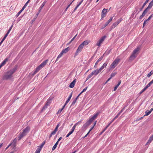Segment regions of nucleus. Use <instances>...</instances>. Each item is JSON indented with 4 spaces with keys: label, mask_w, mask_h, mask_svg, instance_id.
Instances as JSON below:
<instances>
[{
    "label": "nucleus",
    "mask_w": 153,
    "mask_h": 153,
    "mask_svg": "<svg viewBox=\"0 0 153 153\" xmlns=\"http://www.w3.org/2000/svg\"><path fill=\"white\" fill-rule=\"evenodd\" d=\"M26 135L24 133H23V132H22V133H20L19 134V136L18 138H19V140H21L22 138L23 137L25 136Z\"/></svg>",
    "instance_id": "18"
},
{
    "label": "nucleus",
    "mask_w": 153,
    "mask_h": 153,
    "mask_svg": "<svg viewBox=\"0 0 153 153\" xmlns=\"http://www.w3.org/2000/svg\"><path fill=\"white\" fill-rule=\"evenodd\" d=\"M55 134V133H53V132H52L51 133V134L50 135V136H49V138H51V137L53 135H54V134Z\"/></svg>",
    "instance_id": "39"
},
{
    "label": "nucleus",
    "mask_w": 153,
    "mask_h": 153,
    "mask_svg": "<svg viewBox=\"0 0 153 153\" xmlns=\"http://www.w3.org/2000/svg\"><path fill=\"white\" fill-rule=\"evenodd\" d=\"M90 42V41H89L88 40H85L81 44L84 47V45H88Z\"/></svg>",
    "instance_id": "16"
},
{
    "label": "nucleus",
    "mask_w": 153,
    "mask_h": 153,
    "mask_svg": "<svg viewBox=\"0 0 153 153\" xmlns=\"http://www.w3.org/2000/svg\"><path fill=\"white\" fill-rule=\"evenodd\" d=\"M121 83V80H120L118 83L116 85V86L118 87L119 85H120V83Z\"/></svg>",
    "instance_id": "56"
},
{
    "label": "nucleus",
    "mask_w": 153,
    "mask_h": 153,
    "mask_svg": "<svg viewBox=\"0 0 153 153\" xmlns=\"http://www.w3.org/2000/svg\"><path fill=\"white\" fill-rule=\"evenodd\" d=\"M58 144V142H57L56 143L54 144V146H53V148H52V151H53L55 149L56 147Z\"/></svg>",
    "instance_id": "28"
},
{
    "label": "nucleus",
    "mask_w": 153,
    "mask_h": 153,
    "mask_svg": "<svg viewBox=\"0 0 153 153\" xmlns=\"http://www.w3.org/2000/svg\"><path fill=\"white\" fill-rule=\"evenodd\" d=\"M48 60L47 59L45 61H43L41 64H40L36 69V70L34 71L32 75H34L36 74L41 69L44 67L46 64L48 62Z\"/></svg>",
    "instance_id": "2"
},
{
    "label": "nucleus",
    "mask_w": 153,
    "mask_h": 153,
    "mask_svg": "<svg viewBox=\"0 0 153 153\" xmlns=\"http://www.w3.org/2000/svg\"><path fill=\"white\" fill-rule=\"evenodd\" d=\"M74 131H73V130H72L71 129V131H70L69 133H68L70 135H71V134L73 133V132Z\"/></svg>",
    "instance_id": "59"
},
{
    "label": "nucleus",
    "mask_w": 153,
    "mask_h": 153,
    "mask_svg": "<svg viewBox=\"0 0 153 153\" xmlns=\"http://www.w3.org/2000/svg\"><path fill=\"white\" fill-rule=\"evenodd\" d=\"M149 140H150L151 141H152L153 140V134L150 137Z\"/></svg>",
    "instance_id": "54"
},
{
    "label": "nucleus",
    "mask_w": 153,
    "mask_h": 153,
    "mask_svg": "<svg viewBox=\"0 0 153 153\" xmlns=\"http://www.w3.org/2000/svg\"><path fill=\"white\" fill-rule=\"evenodd\" d=\"M76 126H77V125H76V124H75V125H74V126H73L72 128L71 129V130H73V131H74V130L76 128Z\"/></svg>",
    "instance_id": "45"
},
{
    "label": "nucleus",
    "mask_w": 153,
    "mask_h": 153,
    "mask_svg": "<svg viewBox=\"0 0 153 153\" xmlns=\"http://www.w3.org/2000/svg\"><path fill=\"white\" fill-rule=\"evenodd\" d=\"M17 66L15 65L13 68L7 72L3 76V79H10L12 77V75L14 73L17 68Z\"/></svg>",
    "instance_id": "1"
},
{
    "label": "nucleus",
    "mask_w": 153,
    "mask_h": 153,
    "mask_svg": "<svg viewBox=\"0 0 153 153\" xmlns=\"http://www.w3.org/2000/svg\"><path fill=\"white\" fill-rule=\"evenodd\" d=\"M110 51H108V52H105L104 53H105V56H107L108 55L109 53H110Z\"/></svg>",
    "instance_id": "55"
},
{
    "label": "nucleus",
    "mask_w": 153,
    "mask_h": 153,
    "mask_svg": "<svg viewBox=\"0 0 153 153\" xmlns=\"http://www.w3.org/2000/svg\"><path fill=\"white\" fill-rule=\"evenodd\" d=\"M99 114V113L98 112L96 113L93 116H92L91 118L89 120L91 122H92V121L94 120L98 116V115Z\"/></svg>",
    "instance_id": "11"
},
{
    "label": "nucleus",
    "mask_w": 153,
    "mask_h": 153,
    "mask_svg": "<svg viewBox=\"0 0 153 153\" xmlns=\"http://www.w3.org/2000/svg\"><path fill=\"white\" fill-rule=\"evenodd\" d=\"M118 24V22H114L111 26V29H113L114 28L116 27Z\"/></svg>",
    "instance_id": "22"
},
{
    "label": "nucleus",
    "mask_w": 153,
    "mask_h": 153,
    "mask_svg": "<svg viewBox=\"0 0 153 153\" xmlns=\"http://www.w3.org/2000/svg\"><path fill=\"white\" fill-rule=\"evenodd\" d=\"M148 88L147 86L144 88L140 92V94H142L143 92L146 90Z\"/></svg>",
    "instance_id": "31"
},
{
    "label": "nucleus",
    "mask_w": 153,
    "mask_h": 153,
    "mask_svg": "<svg viewBox=\"0 0 153 153\" xmlns=\"http://www.w3.org/2000/svg\"><path fill=\"white\" fill-rule=\"evenodd\" d=\"M148 10H149L147 9L146 8L143 12L142 14L140 16L139 19H141L146 14Z\"/></svg>",
    "instance_id": "9"
},
{
    "label": "nucleus",
    "mask_w": 153,
    "mask_h": 153,
    "mask_svg": "<svg viewBox=\"0 0 153 153\" xmlns=\"http://www.w3.org/2000/svg\"><path fill=\"white\" fill-rule=\"evenodd\" d=\"M94 75L93 73L92 72L91 74H90L87 76L86 80L88 79L89 78H91Z\"/></svg>",
    "instance_id": "30"
},
{
    "label": "nucleus",
    "mask_w": 153,
    "mask_h": 153,
    "mask_svg": "<svg viewBox=\"0 0 153 153\" xmlns=\"http://www.w3.org/2000/svg\"><path fill=\"white\" fill-rule=\"evenodd\" d=\"M77 100H76V99L75 98V100H73V102L72 103V104H71V105H74L75 103Z\"/></svg>",
    "instance_id": "42"
},
{
    "label": "nucleus",
    "mask_w": 153,
    "mask_h": 153,
    "mask_svg": "<svg viewBox=\"0 0 153 153\" xmlns=\"http://www.w3.org/2000/svg\"><path fill=\"white\" fill-rule=\"evenodd\" d=\"M11 144H12L11 145H12V146H13V147H15L16 146V143H12Z\"/></svg>",
    "instance_id": "48"
},
{
    "label": "nucleus",
    "mask_w": 153,
    "mask_h": 153,
    "mask_svg": "<svg viewBox=\"0 0 153 153\" xmlns=\"http://www.w3.org/2000/svg\"><path fill=\"white\" fill-rule=\"evenodd\" d=\"M139 50L140 48L139 47H138L137 48H136L134 50L132 54L129 57V60L130 61L133 60L136 57L138 54L137 52L139 51Z\"/></svg>",
    "instance_id": "3"
},
{
    "label": "nucleus",
    "mask_w": 153,
    "mask_h": 153,
    "mask_svg": "<svg viewBox=\"0 0 153 153\" xmlns=\"http://www.w3.org/2000/svg\"><path fill=\"white\" fill-rule=\"evenodd\" d=\"M153 16H152V15H151L149 18H148L146 20L147 21H148L149 20L151 19L152 17Z\"/></svg>",
    "instance_id": "50"
},
{
    "label": "nucleus",
    "mask_w": 153,
    "mask_h": 153,
    "mask_svg": "<svg viewBox=\"0 0 153 153\" xmlns=\"http://www.w3.org/2000/svg\"><path fill=\"white\" fill-rule=\"evenodd\" d=\"M13 25H12L10 27L9 30L7 31V32H8L9 33H10V31L11 30L13 26Z\"/></svg>",
    "instance_id": "52"
},
{
    "label": "nucleus",
    "mask_w": 153,
    "mask_h": 153,
    "mask_svg": "<svg viewBox=\"0 0 153 153\" xmlns=\"http://www.w3.org/2000/svg\"><path fill=\"white\" fill-rule=\"evenodd\" d=\"M118 87L116 85L114 87V91H115L116 89H117Z\"/></svg>",
    "instance_id": "64"
},
{
    "label": "nucleus",
    "mask_w": 153,
    "mask_h": 153,
    "mask_svg": "<svg viewBox=\"0 0 153 153\" xmlns=\"http://www.w3.org/2000/svg\"><path fill=\"white\" fill-rule=\"evenodd\" d=\"M153 83V79L149 83H148L146 85L147 87L149 88V87Z\"/></svg>",
    "instance_id": "34"
},
{
    "label": "nucleus",
    "mask_w": 153,
    "mask_h": 153,
    "mask_svg": "<svg viewBox=\"0 0 153 153\" xmlns=\"http://www.w3.org/2000/svg\"><path fill=\"white\" fill-rule=\"evenodd\" d=\"M153 74V71H152L148 74L147 75V76L148 77H149Z\"/></svg>",
    "instance_id": "32"
},
{
    "label": "nucleus",
    "mask_w": 153,
    "mask_h": 153,
    "mask_svg": "<svg viewBox=\"0 0 153 153\" xmlns=\"http://www.w3.org/2000/svg\"><path fill=\"white\" fill-rule=\"evenodd\" d=\"M63 53L61 52V53L59 54V55L58 56L56 60L55 61V62H56V61H57L58 59H59L63 55Z\"/></svg>",
    "instance_id": "27"
},
{
    "label": "nucleus",
    "mask_w": 153,
    "mask_h": 153,
    "mask_svg": "<svg viewBox=\"0 0 153 153\" xmlns=\"http://www.w3.org/2000/svg\"><path fill=\"white\" fill-rule=\"evenodd\" d=\"M63 110V108H62L61 109H59L58 111L57 114H58L59 113H60Z\"/></svg>",
    "instance_id": "40"
},
{
    "label": "nucleus",
    "mask_w": 153,
    "mask_h": 153,
    "mask_svg": "<svg viewBox=\"0 0 153 153\" xmlns=\"http://www.w3.org/2000/svg\"><path fill=\"white\" fill-rule=\"evenodd\" d=\"M9 33L8 32H7V33L5 35L4 37L6 38L8 34H9Z\"/></svg>",
    "instance_id": "62"
},
{
    "label": "nucleus",
    "mask_w": 153,
    "mask_h": 153,
    "mask_svg": "<svg viewBox=\"0 0 153 153\" xmlns=\"http://www.w3.org/2000/svg\"><path fill=\"white\" fill-rule=\"evenodd\" d=\"M13 25H12L10 27L9 30L7 31V32H8L9 33H10V31L11 30L13 26Z\"/></svg>",
    "instance_id": "53"
},
{
    "label": "nucleus",
    "mask_w": 153,
    "mask_h": 153,
    "mask_svg": "<svg viewBox=\"0 0 153 153\" xmlns=\"http://www.w3.org/2000/svg\"><path fill=\"white\" fill-rule=\"evenodd\" d=\"M105 36H102L100 39L97 42L96 45L99 46H100L101 43H102L105 39L106 37Z\"/></svg>",
    "instance_id": "5"
},
{
    "label": "nucleus",
    "mask_w": 153,
    "mask_h": 153,
    "mask_svg": "<svg viewBox=\"0 0 153 153\" xmlns=\"http://www.w3.org/2000/svg\"><path fill=\"white\" fill-rule=\"evenodd\" d=\"M120 113H118L116 116L114 118V120H115L116 118H118V116L120 115Z\"/></svg>",
    "instance_id": "51"
},
{
    "label": "nucleus",
    "mask_w": 153,
    "mask_h": 153,
    "mask_svg": "<svg viewBox=\"0 0 153 153\" xmlns=\"http://www.w3.org/2000/svg\"><path fill=\"white\" fill-rule=\"evenodd\" d=\"M153 5V0H152L149 4L148 7L146 8L148 10L150 9Z\"/></svg>",
    "instance_id": "15"
},
{
    "label": "nucleus",
    "mask_w": 153,
    "mask_h": 153,
    "mask_svg": "<svg viewBox=\"0 0 153 153\" xmlns=\"http://www.w3.org/2000/svg\"><path fill=\"white\" fill-rule=\"evenodd\" d=\"M77 35V34H76L71 40V41L70 42H69V43H70L72 41H73L74 39H75V38H76V36Z\"/></svg>",
    "instance_id": "46"
},
{
    "label": "nucleus",
    "mask_w": 153,
    "mask_h": 153,
    "mask_svg": "<svg viewBox=\"0 0 153 153\" xmlns=\"http://www.w3.org/2000/svg\"><path fill=\"white\" fill-rule=\"evenodd\" d=\"M76 126H77V125H76V124H75V125H74V126H73L72 128L71 129V130H73V131H74V130L76 128Z\"/></svg>",
    "instance_id": "44"
},
{
    "label": "nucleus",
    "mask_w": 153,
    "mask_h": 153,
    "mask_svg": "<svg viewBox=\"0 0 153 153\" xmlns=\"http://www.w3.org/2000/svg\"><path fill=\"white\" fill-rule=\"evenodd\" d=\"M20 14V13L19 12L17 13V14L16 15V17H18L19 16V15Z\"/></svg>",
    "instance_id": "63"
},
{
    "label": "nucleus",
    "mask_w": 153,
    "mask_h": 153,
    "mask_svg": "<svg viewBox=\"0 0 153 153\" xmlns=\"http://www.w3.org/2000/svg\"><path fill=\"white\" fill-rule=\"evenodd\" d=\"M148 21L146 20H145L144 21V22L143 23V27H144V26L145 25L146 23H147V22Z\"/></svg>",
    "instance_id": "49"
},
{
    "label": "nucleus",
    "mask_w": 153,
    "mask_h": 153,
    "mask_svg": "<svg viewBox=\"0 0 153 153\" xmlns=\"http://www.w3.org/2000/svg\"><path fill=\"white\" fill-rule=\"evenodd\" d=\"M30 0H28L26 2V3L24 5L26 7L27 6L29 2H30Z\"/></svg>",
    "instance_id": "57"
},
{
    "label": "nucleus",
    "mask_w": 153,
    "mask_h": 153,
    "mask_svg": "<svg viewBox=\"0 0 153 153\" xmlns=\"http://www.w3.org/2000/svg\"><path fill=\"white\" fill-rule=\"evenodd\" d=\"M81 94H82V93H81L77 96V97H76V100H77V99H78V98L79 97V96H80V95Z\"/></svg>",
    "instance_id": "58"
},
{
    "label": "nucleus",
    "mask_w": 153,
    "mask_h": 153,
    "mask_svg": "<svg viewBox=\"0 0 153 153\" xmlns=\"http://www.w3.org/2000/svg\"><path fill=\"white\" fill-rule=\"evenodd\" d=\"M107 65V64L106 63H104L101 67L99 69L101 71L103 70L106 67Z\"/></svg>",
    "instance_id": "25"
},
{
    "label": "nucleus",
    "mask_w": 153,
    "mask_h": 153,
    "mask_svg": "<svg viewBox=\"0 0 153 153\" xmlns=\"http://www.w3.org/2000/svg\"><path fill=\"white\" fill-rule=\"evenodd\" d=\"M12 145V144H10L5 149V150H7L8 148Z\"/></svg>",
    "instance_id": "61"
},
{
    "label": "nucleus",
    "mask_w": 153,
    "mask_h": 153,
    "mask_svg": "<svg viewBox=\"0 0 153 153\" xmlns=\"http://www.w3.org/2000/svg\"><path fill=\"white\" fill-rule=\"evenodd\" d=\"M148 10H149L147 9L146 8L143 12L142 14L140 16L139 19H141L146 14Z\"/></svg>",
    "instance_id": "10"
},
{
    "label": "nucleus",
    "mask_w": 153,
    "mask_h": 153,
    "mask_svg": "<svg viewBox=\"0 0 153 153\" xmlns=\"http://www.w3.org/2000/svg\"><path fill=\"white\" fill-rule=\"evenodd\" d=\"M91 122L89 120L87 121L85 124H84L82 127V129H85L88 126H89L91 123Z\"/></svg>",
    "instance_id": "7"
},
{
    "label": "nucleus",
    "mask_w": 153,
    "mask_h": 153,
    "mask_svg": "<svg viewBox=\"0 0 153 153\" xmlns=\"http://www.w3.org/2000/svg\"><path fill=\"white\" fill-rule=\"evenodd\" d=\"M151 113V112H150V111H149L148 110H147L145 112V114L144 115V116H148V115H149L150 113Z\"/></svg>",
    "instance_id": "33"
},
{
    "label": "nucleus",
    "mask_w": 153,
    "mask_h": 153,
    "mask_svg": "<svg viewBox=\"0 0 153 153\" xmlns=\"http://www.w3.org/2000/svg\"><path fill=\"white\" fill-rule=\"evenodd\" d=\"M51 103V100H48L46 102L45 105L43 106L41 110V112H42L43 111H45L47 108L48 106L50 105Z\"/></svg>",
    "instance_id": "6"
},
{
    "label": "nucleus",
    "mask_w": 153,
    "mask_h": 153,
    "mask_svg": "<svg viewBox=\"0 0 153 153\" xmlns=\"http://www.w3.org/2000/svg\"><path fill=\"white\" fill-rule=\"evenodd\" d=\"M83 46H82V45H81V44H80L78 48V49H77V50L76 51V54H77L80 51H82V49L83 48Z\"/></svg>",
    "instance_id": "13"
},
{
    "label": "nucleus",
    "mask_w": 153,
    "mask_h": 153,
    "mask_svg": "<svg viewBox=\"0 0 153 153\" xmlns=\"http://www.w3.org/2000/svg\"><path fill=\"white\" fill-rule=\"evenodd\" d=\"M123 20L122 18H120V19H118L116 22H118V24H119Z\"/></svg>",
    "instance_id": "37"
},
{
    "label": "nucleus",
    "mask_w": 153,
    "mask_h": 153,
    "mask_svg": "<svg viewBox=\"0 0 153 153\" xmlns=\"http://www.w3.org/2000/svg\"><path fill=\"white\" fill-rule=\"evenodd\" d=\"M120 61V59H116L111 65L110 68L114 69L118 64Z\"/></svg>",
    "instance_id": "4"
},
{
    "label": "nucleus",
    "mask_w": 153,
    "mask_h": 153,
    "mask_svg": "<svg viewBox=\"0 0 153 153\" xmlns=\"http://www.w3.org/2000/svg\"><path fill=\"white\" fill-rule=\"evenodd\" d=\"M41 10H40V9H39L38 10V13H37V14H36L37 16L39 15V13L40 12Z\"/></svg>",
    "instance_id": "60"
},
{
    "label": "nucleus",
    "mask_w": 153,
    "mask_h": 153,
    "mask_svg": "<svg viewBox=\"0 0 153 153\" xmlns=\"http://www.w3.org/2000/svg\"><path fill=\"white\" fill-rule=\"evenodd\" d=\"M96 121L94 123V125L93 126H92L91 128V129L89 131V132H90L91 131V130L93 129V128H94V126H95L96 124Z\"/></svg>",
    "instance_id": "38"
},
{
    "label": "nucleus",
    "mask_w": 153,
    "mask_h": 153,
    "mask_svg": "<svg viewBox=\"0 0 153 153\" xmlns=\"http://www.w3.org/2000/svg\"><path fill=\"white\" fill-rule=\"evenodd\" d=\"M87 88L88 87H86V88H84L83 90L81 92V93L82 94L86 90Z\"/></svg>",
    "instance_id": "47"
},
{
    "label": "nucleus",
    "mask_w": 153,
    "mask_h": 153,
    "mask_svg": "<svg viewBox=\"0 0 153 153\" xmlns=\"http://www.w3.org/2000/svg\"><path fill=\"white\" fill-rule=\"evenodd\" d=\"M116 74H117L116 72L112 73L111 75V78L113 77H114L116 75Z\"/></svg>",
    "instance_id": "35"
},
{
    "label": "nucleus",
    "mask_w": 153,
    "mask_h": 153,
    "mask_svg": "<svg viewBox=\"0 0 153 153\" xmlns=\"http://www.w3.org/2000/svg\"><path fill=\"white\" fill-rule=\"evenodd\" d=\"M76 82V79H74L72 82L69 85V87L71 88H73L74 87V85Z\"/></svg>",
    "instance_id": "14"
},
{
    "label": "nucleus",
    "mask_w": 153,
    "mask_h": 153,
    "mask_svg": "<svg viewBox=\"0 0 153 153\" xmlns=\"http://www.w3.org/2000/svg\"><path fill=\"white\" fill-rule=\"evenodd\" d=\"M83 120H80V121H79V122H77L75 124H76V125L77 126V125H78V124H80V123H82V121Z\"/></svg>",
    "instance_id": "43"
},
{
    "label": "nucleus",
    "mask_w": 153,
    "mask_h": 153,
    "mask_svg": "<svg viewBox=\"0 0 153 153\" xmlns=\"http://www.w3.org/2000/svg\"><path fill=\"white\" fill-rule=\"evenodd\" d=\"M101 72V71L99 69L97 70H95L92 72L93 73V74L95 76H96L100 72Z\"/></svg>",
    "instance_id": "17"
},
{
    "label": "nucleus",
    "mask_w": 153,
    "mask_h": 153,
    "mask_svg": "<svg viewBox=\"0 0 153 153\" xmlns=\"http://www.w3.org/2000/svg\"><path fill=\"white\" fill-rule=\"evenodd\" d=\"M108 9L104 8L103 9L101 13V19L104 18L106 15Z\"/></svg>",
    "instance_id": "8"
},
{
    "label": "nucleus",
    "mask_w": 153,
    "mask_h": 153,
    "mask_svg": "<svg viewBox=\"0 0 153 153\" xmlns=\"http://www.w3.org/2000/svg\"><path fill=\"white\" fill-rule=\"evenodd\" d=\"M72 95V92L71 94H70V96H69L68 100H67L65 102V104H67L68 103L69 101L71 99V98Z\"/></svg>",
    "instance_id": "20"
},
{
    "label": "nucleus",
    "mask_w": 153,
    "mask_h": 153,
    "mask_svg": "<svg viewBox=\"0 0 153 153\" xmlns=\"http://www.w3.org/2000/svg\"><path fill=\"white\" fill-rule=\"evenodd\" d=\"M8 60V58H6L3 61V62L1 63V64L0 65V66H1V67L4 66L6 63V62Z\"/></svg>",
    "instance_id": "19"
},
{
    "label": "nucleus",
    "mask_w": 153,
    "mask_h": 153,
    "mask_svg": "<svg viewBox=\"0 0 153 153\" xmlns=\"http://www.w3.org/2000/svg\"><path fill=\"white\" fill-rule=\"evenodd\" d=\"M113 17H111L110 19L108 20V21L104 25V27H106L109 23L112 21Z\"/></svg>",
    "instance_id": "21"
},
{
    "label": "nucleus",
    "mask_w": 153,
    "mask_h": 153,
    "mask_svg": "<svg viewBox=\"0 0 153 153\" xmlns=\"http://www.w3.org/2000/svg\"><path fill=\"white\" fill-rule=\"evenodd\" d=\"M46 3V2L45 1H44L42 4L41 5V6H40L39 9H40V10H42L43 7L45 5V3Z\"/></svg>",
    "instance_id": "29"
},
{
    "label": "nucleus",
    "mask_w": 153,
    "mask_h": 153,
    "mask_svg": "<svg viewBox=\"0 0 153 153\" xmlns=\"http://www.w3.org/2000/svg\"><path fill=\"white\" fill-rule=\"evenodd\" d=\"M59 124H58L57 125L56 127L55 128L54 130L52 132H53V133H54L55 134H56V132L58 130V127H59Z\"/></svg>",
    "instance_id": "26"
},
{
    "label": "nucleus",
    "mask_w": 153,
    "mask_h": 153,
    "mask_svg": "<svg viewBox=\"0 0 153 153\" xmlns=\"http://www.w3.org/2000/svg\"><path fill=\"white\" fill-rule=\"evenodd\" d=\"M149 1V0H146V1L143 4L142 7L140 9V11H141L142 10V9H143L144 6H145L146 4Z\"/></svg>",
    "instance_id": "24"
},
{
    "label": "nucleus",
    "mask_w": 153,
    "mask_h": 153,
    "mask_svg": "<svg viewBox=\"0 0 153 153\" xmlns=\"http://www.w3.org/2000/svg\"><path fill=\"white\" fill-rule=\"evenodd\" d=\"M42 148L40 146H38L36 150L40 152Z\"/></svg>",
    "instance_id": "36"
},
{
    "label": "nucleus",
    "mask_w": 153,
    "mask_h": 153,
    "mask_svg": "<svg viewBox=\"0 0 153 153\" xmlns=\"http://www.w3.org/2000/svg\"><path fill=\"white\" fill-rule=\"evenodd\" d=\"M45 141H44L43 142H42V143L41 145L40 146L41 148H42V147H43V146H44V145H45Z\"/></svg>",
    "instance_id": "41"
},
{
    "label": "nucleus",
    "mask_w": 153,
    "mask_h": 153,
    "mask_svg": "<svg viewBox=\"0 0 153 153\" xmlns=\"http://www.w3.org/2000/svg\"><path fill=\"white\" fill-rule=\"evenodd\" d=\"M70 50V48L69 47H68L65 49L63 50L62 52L64 53H66L67 52Z\"/></svg>",
    "instance_id": "23"
},
{
    "label": "nucleus",
    "mask_w": 153,
    "mask_h": 153,
    "mask_svg": "<svg viewBox=\"0 0 153 153\" xmlns=\"http://www.w3.org/2000/svg\"><path fill=\"white\" fill-rule=\"evenodd\" d=\"M30 131V127L29 126H27L23 131V133L27 134V133H28Z\"/></svg>",
    "instance_id": "12"
}]
</instances>
